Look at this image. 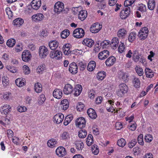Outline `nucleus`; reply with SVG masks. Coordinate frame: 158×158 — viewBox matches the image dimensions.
<instances>
[{"mask_svg": "<svg viewBox=\"0 0 158 158\" xmlns=\"http://www.w3.org/2000/svg\"><path fill=\"white\" fill-rule=\"evenodd\" d=\"M119 89L117 91V94L119 97H123L128 90L127 86L124 83H121L119 85Z\"/></svg>", "mask_w": 158, "mask_h": 158, "instance_id": "nucleus-1", "label": "nucleus"}, {"mask_svg": "<svg viewBox=\"0 0 158 158\" xmlns=\"http://www.w3.org/2000/svg\"><path fill=\"white\" fill-rule=\"evenodd\" d=\"M118 76L119 79L124 83L128 82L129 80V75L127 73L120 71L118 72Z\"/></svg>", "mask_w": 158, "mask_h": 158, "instance_id": "nucleus-2", "label": "nucleus"}, {"mask_svg": "<svg viewBox=\"0 0 158 158\" xmlns=\"http://www.w3.org/2000/svg\"><path fill=\"white\" fill-rule=\"evenodd\" d=\"M148 30L146 27H144L140 30L139 32L138 36L141 40H144L148 36Z\"/></svg>", "mask_w": 158, "mask_h": 158, "instance_id": "nucleus-3", "label": "nucleus"}, {"mask_svg": "<svg viewBox=\"0 0 158 158\" xmlns=\"http://www.w3.org/2000/svg\"><path fill=\"white\" fill-rule=\"evenodd\" d=\"M85 33L84 30L83 29L77 28L73 32V36L75 38L80 39L84 36Z\"/></svg>", "mask_w": 158, "mask_h": 158, "instance_id": "nucleus-4", "label": "nucleus"}, {"mask_svg": "<svg viewBox=\"0 0 158 158\" xmlns=\"http://www.w3.org/2000/svg\"><path fill=\"white\" fill-rule=\"evenodd\" d=\"M39 53L40 56L41 58H45L48 54V50L45 46H41L39 48Z\"/></svg>", "mask_w": 158, "mask_h": 158, "instance_id": "nucleus-5", "label": "nucleus"}, {"mask_svg": "<svg viewBox=\"0 0 158 158\" xmlns=\"http://www.w3.org/2000/svg\"><path fill=\"white\" fill-rule=\"evenodd\" d=\"M130 11V7H124L120 12V18L122 19H125L129 16Z\"/></svg>", "mask_w": 158, "mask_h": 158, "instance_id": "nucleus-6", "label": "nucleus"}, {"mask_svg": "<svg viewBox=\"0 0 158 158\" xmlns=\"http://www.w3.org/2000/svg\"><path fill=\"white\" fill-rule=\"evenodd\" d=\"M62 55V52L58 50L52 51L50 54V56L52 58L56 60H60L61 58Z\"/></svg>", "mask_w": 158, "mask_h": 158, "instance_id": "nucleus-7", "label": "nucleus"}, {"mask_svg": "<svg viewBox=\"0 0 158 158\" xmlns=\"http://www.w3.org/2000/svg\"><path fill=\"white\" fill-rule=\"evenodd\" d=\"M31 57V55L29 51L25 50L22 52V59L24 61L27 62L29 61Z\"/></svg>", "mask_w": 158, "mask_h": 158, "instance_id": "nucleus-8", "label": "nucleus"}, {"mask_svg": "<svg viewBox=\"0 0 158 158\" xmlns=\"http://www.w3.org/2000/svg\"><path fill=\"white\" fill-rule=\"evenodd\" d=\"M44 17V15L42 14L38 13L33 15L31 18L33 22L37 23L42 21Z\"/></svg>", "mask_w": 158, "mask_h": 158, "instance_id": "nucleus-9", "label": "nucleus"}, {"mask_svg": "<svg viewBox=\"0 0 158 158\" xmlns=\"http://www.w3.org/2000/svg\"><path fill=\"white\" fill-rule=\"evenodd\" d=\"M64 8V4L61 2H58L56 3L54 5V12L58 14L63 10Z\"/></svg>", "mask_w": 158, "mask_h": 158, "instance_id": "nucleus-10", "label": "nucleus"}, {"mask_svg": "<svg viewBox=\"0 0 158 158\" xmlns=\"http://www.w3.org/2000/svg\"><path fill=\"white\" fill-rule=\"evenodd\" d=\"M78 66L74 62L71 63L69 66V70L73 74H75L77 73Z\"/></svg>", "mask_w": 158, "mask_h": 158, "instance_id": "nucleus-11", "label": "nucleus"}, {"mask_svg": "<svg viewBox=\"0 0 158 158\" xmlns=\"http://www.w3.org/2000/svg\"><path fill=\"white\" fill-rule=\"evenodd\" d=\"M41 4V0H33L31 3V6L33 9L37 10L40 7Z\"/></svg>", "mask_w": 158, "mask_h": 158, "instance_id": "nucleus-12", "label": "nucleus"}, {"mask_svg": "<svg viewBox=\"0 0 158 158\" xmlns=\"http://www.w3.org/2000/svg\"><path fill=\"white\" fill-rule=\"evenodd\" d=\"M102 27L101 25L98 23H95L91 26L90 28V31L92 33H97L101 30Z\"/></svg>", "mask_w": 158, "mask_h": 158, "instance_id": "nucleus-13", "label": "nucleus"}, {"mask_svg": "<svg viewBox=\"0 0 158 158\" xmlns=\"http://www.w3.org/2000/svg\"><path fill=\"white\" fill-rule=\"evenodd\" d=\"M85 120L83 117L78 118L76 120V125L80 128L84 127L85 126Z\"/></svg>", "mask_w": 158, "mask_h": 158, "instance_id": "nucleus-14", "label": "nucleus"}, {"mask_svg": "<svg viewBox=\"0 0 158 158\" xmlns=\"http://www.w3.org/2000/svg\"><path fill=\"white\" fill-rule=\"evenodd\" d=\"M56 155L59 157H62L65 156L66 154L65 149L63 147H59L57 148L56 151Z\"/></svg>", "mask_w": 158, "mask_h": 158, "instance_id": "nucleus-15", "label": "nucleus"}, {"mask_svg": "<svg viewBox=\"0 0 158 158\" xmlns=\"http://www.w3.org/2000/svg\"><path fill=\"white\" fill-rule=\"evenodd\" d=\"M64 118V115L61 113H59L56 114L54 116L53 120L54 123L59 124L63 121Z\"/></svg>", "mask_w": 158, "mask_h": 158, "instance_id": "nucleus-16", "label": "nucleus"}, {"mask_svg": "<svg viewBox=\"0 0 158 158\" xmlns=\"http://www.w3.org/2000/svg\"><path fill=\"white\" fill-rule=\"evenodd\" d=\"M109 54L110 53L108 51L105 50L99 52L98 56L99 59L104 60L108 57Z\"/></svg>", "mask_w": 158, "mask_h": 158, "instance_id": "nucleus-17", "label": "nucleus"}, {"mask_svg": "<svg viewBox=\"0 0 158 158\" xmlns=\"http://www.w3.org/2000/svg\"><path fill=\"white\" fill-rule=\"evenodd\" d=\"M82 90V87L80 85H77L73 90L72 93L75 96H79L81 93Z\"/></svg>", "mask_w": 158, "mask_h": 158, "instance_id": "nucleus-18", "label": "nucleus"}, {"mask_svg": "<svg viewBox=\"0 0 158 158\" xmlns=\"http://www.w3.org/2000/svg\"><path fill=\"white\" fill-rule=\"evenodd\" d=\"M53 96L55 98L60 99L62 96L63 93L62 90L60 89H54L53 93Z\"/></svg>", "mask_w": 158, "mask_h": 158, "instance_id": "nucleus-19", "label": "nucleus"}, {"mask_svg": "<svg viewBox=\"0 0 158 158\" xmlns=\"http://www.w3.org/2000/svg\"><path fill=\"white\" fill-rule=\"evenodd\" d=\"M87 113L89 117L92 119H95L97 117L95 110L92 108L89 109L87 110Z\"/></svg>", "mask_w": 158, "mask_h": 158, "instance_id": "nucleus-20", "label": "nucleus"}, {"mask_svg": "<svg viewBox=\"0 0 158 158\" xmlns=\"http://www.w3.org/2000/svg\"><path fill=\"white\" fill-rule=\"evenodd\" d=\"M116 61V59L114 56H111L106 61L105 63L107 66H110L113 65Z\"/></svg>", "mask_w": 158, "mask_h": 158, "instance_id": "nucleus-21", "label": "nucleus"}, {"mask_svg": "<svg viewBox=\"0 0 158 158\" xmlns=\"http://www.w3.org/2000/svg\"><path fill=\"white\" fill-rule=\"evenodd\" d=\"M94 42L91 39L86 38L84 40L82 44L89 47L91 48L94 44Z\"/></svg>", "mask_w": 158, "mask_h": 158, "instance_id": "nucleus-22", "label": "nucleus"}, {"mask_svg": "<svg viewBox=\"0 0 158 158\" xmlns=\"http://www.w3.org/2000/svg\"><path fill=\"white\" fill-rule=\"evenodd\" d=\"M71 45L69 44H67L64 45L63 47V50L64 54L67 55L71 54L72 51L70 50V48Z\"/></svg>", "mask_w": 158, "mask_h": 158, "instance_id": "nucleus-23", "label": "nucleus"}, {"mask_svg": "<svg viewBox=\"0 0 158 158\" xmlns=\"http://www.w3.org/2000/svg\"><path fill=\"white\" fill-rule=\"evenodd\" d=\"M127 34V31L124 29H119L117 33V36L120 39H124Z\"/></svg>", "mask_w": 158, "mask_h": 158, "instance_id": "nucleus-24", "label": "nucleus"}, {"mask_svg": "<svg viewBox=\"0 0 158 158\" xmlns=\"http://www.w3.org/2000/svg\"><path fill=\"white\" fill-rule=\"evenodd\" d=\"M73 88L70 84H66L64 89V92L65 94H71L73 91Z\"/></svg>", "mask_w": 158, "mask_h": 158, "instance_id": "nucleus-25", "label": "nucleus"}, {"mask_svg": "<svg viewBox=\"0 0 158 158\" xmlns=\"http://www.w3.org/2000/svg\"><path fill=\"white\" fill-rule=\"evenodd\" d=\"M46 66L44 64H42L39 65L36 69V72L39 74H43L46 70Z\"/></svg>", "mask_w": 158, "mask_h": 158, "instance_id": "nucleus-26", "label": "nucleus"}, {"mask_svg": "<svg viewBox=\"0 0 158 158\" xmlns=\"http://www.w3.org/2000/svg\"><path fill=\"white\" fill-rule=\"evenodd\" d=\"M16 84L19 87H21L25 85V79L23 78H18L15 81Z\"/></svg>", "mask_w": 158, "mask_h": 158, "instance_id": "nucleus-27", "label": "nucleus"}, {"mask_svg": "<svg viewBox=\"0 0 158 158\" xmlns=\"http://www.w3.org/2000/svg\"><path fill=\"white\" fill-rule=\"evenodd\" d=\"M119 43L118 38L117 37H114L111 40L110 45L113 49H115L117 48Z\"/></svg>", "mask_w": 158, "mask_h": 158, "instance_id": "nucleus-28", "label": "nucleus"}, {"mask_svg": "<svg viewBox=\"0 0 158 158\" xmlns=\"http://www.w3.org/2000/svg\"><path fill=\"white\" fill-rule=\"evenodd\" d=\"M23 20L20 18H18L15 19L13 22V24L16 27H19L23 23Z\"/></svg>", "mask_w": 158, "mask_h": 158, "instance_id": "nucleus-29", "label": "nucleus"}, {"mask_svg": "<svg viewBox=\"0 0 158 158\" xmlns=\"http://www.w3.org/2000/svg\"><path fill=\"white\" fill-rule=\"evenodd\" d=\"M59 43L56 40H54L49 42L48 45L50 49L52 50H55L58 46Z\"/></svg>", "mask_w": 158, "mask_h": 158, "instance_id": "nucleus-30", "label": "nucleus"}, {"mask_svg": "<svg viewBox=\"0 0 158 158\" xmlns=\"http://www.w3.org/2000/svg\"><path fill=\"white\" fill-rule=\"evenodd\" d=\"M78 18L81 21H83L87 16V11L85 10H80L78 14Z\"/></svg>", "mask_w": 158, "mask_h": 158, "instance_id": "nucleus-31", "label": "nucleus"}, {"mask_svg": "<svg viewBox=\"0 0 158 158\" xmlns=\"http://www.w3.org/2000/svg\"><path fill=\"white\" fill-rule=\"evenodd\" d=\"M96 66V62L94 61H91L89 62L87 66V69L89 71H92Z\"/></svg>", "mask_w": 158, "mask_h": 158, "instance_id": "nucleus-32", "label": "nucleus"}, {"mask_svg": "<svg viewBox=\"0 0 158 158\" xmlns=\"http://www.w3.org/2000/svg\"><path fill=\"white\" fill-rule=\"evenodd\" d=\"M75 144L76 149L79 151L82 150L84 147V143L81 140L76 141Z\"/></svg>", "mask_w": 158, "mask_h": 158, "instance_id": "nucleus-33", "label": "nucleus"}, {"mask_svg": "<svg viewBox=\"0 0 158 158\" xmlns=\"http://www.w3.org/2000/svg\"><path fill=\"white\" fill-rule=\"evenodd\" d=\"M145 73L146 77L148 78H152L154 76L153 71L148 68H146L145 70Z\"/></svg>", "mask_w": 158, "mask_h": 158, "instance_id": "nucleus-34", "label": "nucleus"}, {"mask_svg": "<svg viewBox=\"0 0 158 158\" xmlns=\"http://www.w3.org/2000/svg\"><path fill=\"white\" fill-rule=\"evenodd\" d=\"M11 107L10 105L5 104L2 107V111L3 114H6L8 113L10 111Z\"/></svg>", "mask_w": 158, "mask_h": 158, "instance_id": "nucleus-35", "label": "nucleus"}, {"mask_svg": "<svg viewBox=\"0 0 158 158\" xmlns=\"http://www.w3.org/2000/svg\"><path fill=\"white\" fill-rule=\"evenodd\" d=\"M73 115L72 114H69L67 115L65 117L64 122V124L65 126L67 125L73 119Z\"/></svg>", "mask_w": 158, "mask_h": 158, "instance_id": "nucleus-36", "label": "nucleus"}, {"mask_svg": "<svg viewBox=\"0 0 158 158\" xmlns=\"http://www.w3.org/2000/svg\"><path fill=\"white\" fill-rule=\"evenodd\" d=\"M61 103V107L64 110H66L69 107V102L67 99H65L62 101Z\"/></svg>", "mask_w": 158, "mask_h": 158, "instance_id": "nucleus-37", "label": "nucleus"}, {"mask_svg": "<svg viewBox=\"0 0 158 158\" xmlns=\"http://www.w3.org/2000/svg\"><path fill=\"white\" fill-rule=\"evenodd\" d=\"M155 2L154 0H149L148 3V7L150 10H153L155 7Z\"/></svg>", "mask_w": 158, "mask_h": 158, "instance_id": "nucleus-38", "label": "nucleus"}, {"mask_svg": "<svg viewBox=\"0 0 158 158\" xmlns=\"http://www.w3.org/2000/svg\"><path fill=\"white\" fill-rule=\"evenodd\" d=\"M57 143V141L53 139L49 140L47 144L48 147L51 148H53L56 146Z\"/></svg>", "mask_w": 158, "mask_h": 158, "instance_id": "nucleus-39", "label": "nucleus"}, {"mask_svg": "<svg viewBox=\"0 0 158 158\" xmlns=\"http://www.w3.org/2000/svg\"><path fill=\"white\" fill-rule=\"evenodd\" d=\"M136 33L135 31H133L131 32L129 35L128 37V40L129 41L132 43L135 39Z\"/></svg>", "mask_w": 158, "mask_h": 158, "instance_id": "nucleus-40", "label": "nucleus"}, {"mask_svg": "<svg viewBox=\"0 0 158 158\" xmlns=\"http://www.w3.org/2000/svg\"><path fill=\"white\" fill-rule=\"evenodd\" d=\"M87 134V131L84 129H81L78 132V135L79 138H84Z\"/></svg>", "mask_w": 158, "mask_h": 158, "instance_id": "nucleus-41", "label": "nucleus"}, {"mask_svg": "<svg viewBox=\"0 0 158 158\" xmlns=\"http://www.w3.org/2000/svg\"><path fill=\"white\" fill-rule=\"evenodd\" d=\"M93 138L92 135L89 134L87 137L86 143L87 145L89 146L93 143Z\"/></svg>", "mask_w": 158, "mask_h": 158, "instance_id": "nucleus-42", "label": "nucleus"}, {"mask_svg": "<svg viewBox=\"0 0 158 158\" xmlns=\"http://www.w3.org/2000/svg\"><path fill=\"white\" fill-rule=\"evenodd\" d=\"M133 83L135 88H138L140 87V82L139 78L134 77L133 79Z\"/></svg>", "mask_w": 158, "mask_h": 158, "instance_id": "nucleus-43", "label": "nucleus"}, {"mask_svg": "<svg viewBox=\"0 0 158 158\" xmlns=\"http://www.w3.org/2000/svg\"><path fill=\"white\" fill-rule=\"evenodd\" d=\"M35 91L37 93H40L42 90V85L39 82L35 83L34 85Z\"/></svg>", "mask_w": 158, "mask_h": 158, "instance_id": "nucleus-44", "label": "nucleus"}, {"mask_svg": "<svg viewBox=\"0 0 158 158\" xmlns=\"http://www.w3.org/2000/svg\"><path fill=\"white\" fill-rule=\"evenodd\" d=\"M15 40L13 38L9 39L6 42L7 45L10 47H13L15 43Z\"/></svg>", "mask_w": 158, "mask_h": 158, "instance_id": "nucleus-45", "label": "nucleus"}, {"mask_svg": "<svg viewBox=\"0 0 158 158\" xmlns=\"http://www.w3.org/2000/svg\"><path fill=\"white\" fill-rule=\"evenodd\" d=\"M70 31L69 30L66 29L62 31L61 34V36L63 39L66 38L69 35Z\"/></svg>", "mask_w": 158, "mask_h": 158, "instance_id": "nucleus-46", "label": "nucleus"}, {"mask_svg": "<svg viewBox=\"0 0 158 158\" xmlns=\"http://www.w3.org/2000/svg\"><path fill=\"white\" fill-rule=\"evenodd\" d=\"M61 139L62 140H67L69 138V134L67 132H64L60 135Z\"/></svg>", "mask_w": 158, "mask_h": 158, "instance_id": "nucleus-47", "label": "nucleus"}, {"mask_svg": "<svg viewBox=\"0 0 158 158\" xmlns=\"http://www.w3.org/2000/svg\"><path fill=\"white\" fill-rule=\"evenodd\" d=\"M78 66L79 68L81 71H83L85 69L86 64L84 62L79 61L78 64Z\"/></svg>", "mask_w": 158, "mask_h": 158, "instance_id": "nucleus-48", "label": "nucleus"}, {"mask_svg": "<svg viewBox=\"0 0 158 158\" xmlns=\"http://www.w3.org/2000/svg\"><path fill=\"white\" fill-rule=\"evenodd\" d=\"M106 73L104 71L99 72L97 75V78L100 80H102L106 77Z\"/></svg>", "mask_w": 158, "mask_h": 158, "instance_id": "nucleus-49", "label": "nucleus"}, {"mask_svg": "<svg viewBox=\"0 0 158 158\" xmlns=\"http://www.w3.org/2000/svg\"><path fill=\"white\" fill-rule=\"evenodd\" d=\"M135 69L136 73L139 76H141L143 75V72L142 68L139 66H137L135 67Z\"/></svg>", "mask_w": 158, "mask_h": 158, "instance_id": "nucleus-50", "label": "nucleus"}, {"mask_svg": "<svg viewBox=\"0 0 158 158\" xmlns=\"http://www.w3.org/2000/svg\"><path fill=\"white\" fill-rule=\"evenodd\" d=\"M126 144L125 140L121 138L118 140L117 142V145L121 147H123Z\"/></svg>", "mask_w": 158, "mask_h": 158, "instance_id": "nucleus-51", "label": "nucleus"}, {"mask_svg": "<svg viewBox=\"0 0 158 158\" xmlns=\"http://www.w3.org/2000/svg\"><path fill=\"white\" fill-rule=\"evenodd\" d=\"M85 107V105L81 102H79L78 103L76 108L77 110L81 111L83 110Z\"/></svg>", "mask_w": 158, "mask_h": 158, "instance_id": "nucleus-52", "label": "nucleus"}, {"mask_svg": "<svg viewBox=\"0 0 158 158\" xmlns=\"http://www.w3.org/2000/svg\"><path fill=\"white\" fill-rule=\"evenodd\" d=\"M138 142L140 145H143L144 142L143 141V135L142 134H141L138 136Z\"/></svg>", "mask_w": 158, "mask_h": 158, "instance_id": "nucleus-53", "label": "nucleus"}, {"mask_svg": "<svg viewBox=\"0 0 158 158\" xmlns=\"http://www.w3.org/2000/svg\"><path fill=\"white\" fill-rule=\"evenodd\" d=\"M121 44L119 45L118 48V52L120 53L123 52L125 49V45L123 43L120 42Z\"/></svg>", "mask_w": 158, "mask_h": 158, "instance_id": "nucleus-54", "label": "nucleus"}, {"mask_svg": "<svg viewBox=\"0 0 158 158\" xmlns=\"http://www.w3.org/2000/svg\"><path fill=\"white\" fill-rule=\"evenodd\" d=\"M136 139H134L128 143V147L130 148H132L136 144Z\"/></svg>", "mask_w": 158, "mask_h": 158, "instance_id": "nucleus-55", "label": "nucleus"}, {"mask_svg": "<svg viewBox=\"0 0 158 158\" xmlns=\"http://www.w3.org/2000/svg\"><path fill=\"white\" fill-rule=\"evenodd\" d=\"M6 68L9 71L13 73H16L17 71L15 67L10 65L7 66Z\"/></svg>", "mask_w": 158, "mask_h": 158, "instance_id": "nucleus-56", "label": "nucleus"}, {"mask_svg": "<svg viewBox=\"0 0 158 158\" xmlns=\"http://www.w3.org/2000/svg\"><path fill=\"white\" fill-rule=\"evenodd\" d=\"M96 93L93 89H91L88 93L89 97L91 99H93L95 97Z\"/></svg>", "mask_w": 158, "mask_h": 158, "instance_id": "nucleus-57", "label": "nucleus"}, {"mask_svg": "<svg viewBox=\"0 0 158 158\" xmlns=\"http://www.w3.org/2000/svg\"><path fill=\"white\" fill-rule=\"evenodd\" d=\"M2 84L4 87H6L8 85V80L7 77L4 76L2 78Z\"/></svg>", "mask_w": 158, "mask_h": 158, "instance_id": "nucleus-58", "label": "nucleus"}, {"mask_svg": "<svg viewBox=\"0 0 158 158\" xmlns=\"http://www.w3.org/2000/svg\"><path fill=\"white\" fill-rule=\"evenodd\" d=\"M23 72L25 75H27L30 73L29 67L27 65H24L23 67Z\"/></svg>", "mask_w": 158, "mask_h": 158, "instance_id": "nucleus-59", "label": "nucleus"}, {"mask_svg": "<svg viewBox=\"0 0 158 158\" xmlns=\"http://www.w3.org/2000/svg\"><path fill=\"white\" fill-rule=\"evenodd\" d=\"M6 11L7 15H8L9 18H10L13 16L12 12L10 8L9 7H7L6 9Z\"/></svg>", "mask_w": 158, "mask_h": 158, "instance_id": "nucleus-60", "label": "nucleus"}, {"mask_svg": "<svg viewBox=\"0 0 158 158\" xmlns=\"http://www.w3.org/2000/svg\"><path fill=\"white\" fill-rule=\"evenodd\" d=\"M72 10L74 14H78L80 10H81V8L80 7H73L72 8Z\"/></svg>", "mask_w": 158, "mask_h": 158, "instance_id": "nucleus-61", "label": "nucleus"}, {"mask_svg": "<svg viewBox=\"0 0 158 158\" xmlns=\"http://www.w3.org/2000/svg\"><path fill=\"white\" fill-rule=\"evenodd\" d=\"M145 141L147 142H150L152 140V137L151 135H147L144 137Z\"/></svg>", "mask_w": 158, "mask_h": 158, "instance_id": "nucleus-62", "label": "nucleus"}, {"mask_svg": "<svg viewBox=\"0 0 158 158\" xmlns=\"http://www.w3.org/2000/svg\"><path fill=\"white\" fill-rule=\"evenodd\" d=\"M17 110L20 112H23L26 111L27 110V109L25 106H18Z\"/></svg>", "mask_w": 158, "mask_h": 158, "instance_id": "nucleus-63", "label": "nucleus"}, {"mask_svg": "<svg viewBox=\"0 0 158 158\" xmlns=\"http://www.w3.org/2000/svg\"><path fill=\"white\" fill-rule=\"evenodd\" d=\"M12 142L13 143L17 145L19 144V139L17 137L14 136L12 139Z\"/></svg>", "mask_w": 158, "mask_h": 158, "instance_id": "nucleus-64", "label": "nucleus"}]
</instances>
